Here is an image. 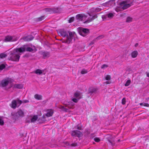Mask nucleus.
Returning a JSON list of instances; mask_svg holds the SVG:
<instances>
[{
    "label": "nucleus",
    "mask_w": 149,
    "mask_h": 149,
    "mask_svg": "<svg viewBox=\"0 0 149 149\" xmlns=\"http://www.w3.org/2000/svg\"><path fill=\"white\" fill-rule=\"evenodd\" d=\"M58 33L59 35L66 37L63 42L67 44H69L71 42L72 37L75 35L74 33L68 31L63 29L58 30Z\"/></svg>",
    "instance_id": "nucleus-1"
},
{
    "label": "nucleus",
    "mask_w": 149,
    "mask_h": 149,
    "mask_svg": "<svg viewBox=\"0 0 149 149\" xmlns=\"http://www.w3.org/2000/svg\"><path fill=\"white\" fill-rule=\"evenodd\" d=\"M132 2L129 1H124L121 2L119 6L116 8V10L117 12L127 9L132 6Z\"/></svg>",
    "instance_id": "nucleus-2"
},
{
    "label": "nucleus",
    "mask_w": 149,
    "mask_h": 149,
    "mask_svg": "<svg viewBox=\"0 0 149 149\" xmlns=\"http://www.w3.org/2000/svg\"><path fill=\"white\" fill-rule=\"evenodd\" d=\"M19 49V48L16 49L11 53L9 60L15 61H19L21 55L20 50Z\"/></svg>",
    "instance_id": "nucleus-3"
},
{
    "label": "nucleus",
    "mask_w": 149,
    "mask_h": 149,
    "mask_svg": "<svg viewBox=\"0 0 149 149\" xmlns=\"http://www.w3.org/2000/svg\"><path fill=\"white\" fill-rule=\"evenodd\" d=\"M0 85L2 87H5L6 90L10 88L13 86V84L11 79L9 78L3 79L1 81Z\"/></svg>",
    "instance_id": "nucleus-4"
},
{
    "label": "nucleus",
    "mask_w": 149,
    "mask_h": 149,
    "mask_svg": "<svg viewBox=\"0 0 149 149\" xmlns=\"http://www.w3.org/2000/svg\"><path fill=\"white\" fill-rule=\"evenodd\" d=\"M19 50H20V52H23L26 51L29 52H35L36 50L34 46L31 45L30 47L27 45H24L22 47L19 48Z\"/></svg>",
    "instance_id": "nucleus-5"
},
{
    "label": "nucleus",
    "mask_w": 149,
    "mask_h": 149,
    "mask_svg": "<svg viewBox=\"0 0 149 149\" xmlns=\"http://www.w3.org/2000/svg\"><path fill=\"white\" fill-rule=\"evenodd\" d=\"M78 31L79 34L83 37L86 36L89 33V30L88 29L81 27L79 28Z\"/></svg>",
    "instance_id": "nucleus-6"
},
{
    "label": "nucleus",
    "mask_w": 149,
    "mask_h": 149,
    "mask_svg": "<svg viewBox=\"0 0 149 149\" xmlns=\"http://www.w3.org/2000/svg\"><path fill=\"white\" fill-rule=\"evenodd\" d=\"M38 118L37 115L28 116L26 119V122L28 123H34L37 120Z\"/></svg>",
    "instance_id": "nucleus-7"
},
{
    "label": "nucleus",
    "mask_w": 149,
    "mask_h": 149,
    "mask_svg": "<svg viewBox=\"0 0 149 149\" xmlns=\"http://www.w3.org/2000/svg\"><path fill=\"white\" fill-rule=\"evenodd\" d=\"M74 96L75 98L72 99V101L75 102H77L78 100L81 98L82 95L80 92H77L74 94Z\"/></svg>",
    "instance_id": "nucleus-8"
},
{
    "label": "nucleus",
    "mask_w": 149,
    "mask_h": 149,
    "mask_svg": "<svg viewBox=\"0 0 149 149\" xmlns=\"http://www.w3.org/2000/svg\"><path fill=\"white\" fill-rule=\"evenodd\" d=\"M17 37L8 36H6L4 39L5 42L14 41L17 40Z\"/></svg>",
    "instance_id": "nucleus-9"
},
{
    "label": "nucleus",
    "mask_w": 149,
    "mask_h": 149,
    "mask_svg": "<svg viewBox=\"0 0 149 149\" xmlns=\"http://www.w3.org/2000/svg\"><path fill=\"white\" fill-rule=\"evenodd\" d=\"M64 105L66 107L68 108L69 109H73L74 106V103L72 102H67L65 101L64 103Z\"/></svg>",
    "instance_id": "nucleus-10"
},
{
    "label": "nucleus",
    "mask_w": 149,
    "mask_h": 149,
    "mask_svg": "<svg viewBox=\"0 0 149 149\" xmlns=\"http://www.w3.org/2000/svg\"><path fill=\"white\" fill-rule=\"evenodd\" d=\"M71 135L72 136L79 137L82 134L81 132L78 130H74L72 131L71 132Z\"/></svg>",
    "instance_id": "nucleus-11"
},
{
    "label": "nucleus",
    "mask_w": 149,
    "mask_h": 149,
    "mask_svg": "<svg viewBox=\"0 0 149 149\" xmlns=\"http://www.w3.org/2000/svg\"><path fill=\"white\" fill-rule=\"evenodd\" d=\"M24 112L21 109L19 110L14 115L15 116L16 118H18L20 117H23L24 116Z\"/></svg>",
    "instance_id": "nucleus-12"
},
{
    "label": "nucleus",
    "mask_w": 149,
    "mask_h": 149,
    "mask_svg": "<svg viewBox=\"0 0 149 149\" xmlns=\"http://www.w3.org/2000/svg\"><path fill=\"white\" fill-rule=\"evenodd\" d=\"M45 10L46 12H49L50 13H58V8L55 9L46 8L45 9Z\"/></svg>",
    "instance_id": "nucleus-13"
},
{
    "label": "nucleus",
    "mask_w": 149,
    "mask_h": 149,
    "mask_svg": "<svg viewBox=\"0 0 149 149\" xmlns=\"http://www.w3.org/2000/svg\"><path fill=\"white\" fill-rule=\"evenodd\" d=\"M76 17L77 19L82 21L84 20L87 17L84 14H81L77 15Z\"/></svg>",
    "instance_id": "nucleus-14"
},
{
    "label": "nucleus",
    "mask_w": 149,
    "mask_h": 149,
    "mask_svg": "<svg viewBox=\"0 0 149 149\" xmlns=\"http://www.w3.org/2000/svg\"><path fill=\"white\" fill-rule=\"evenodd\" d=\"M114 16V15L112 13H109L106 15H103L102 16V18L107 19L108 18L111 19Z\"/></svg>",
    "instance_id": "nucleus-15"
},
{
    "label": "nucleus",
    "mask_w": 149,
    "mask_h": 149,
    "mask_svg": "<svg viewBox=\"0 0 149 149\" xmlns=\"http://www.w3.org/2000/svg\"><path fill=\"white\" fill-rule=\"evenodd\" d=\"M13 88H18V89H22L23 88V85L22 84H15L14 85L13 84Z\"/></svg>",
    "instance_id": "nucleus-16"
},
{
    "label": "nucleus",
    "mask_w": 149,
    "mask_h": 149,
    "mask_svg": "<svg viewBox=\"0 0 149 149\" xmlns=\"http://www.w3.org/2000/svg\"><path fill=\"white\" fill-rule=\"evenodd\" d=\"M33 37L31 36H28L23 38V39L25 41H29L33 39Z\"/></svg>",
    "instance_id": "nucleus-17"
},
{
    "label": "nucleus",
    "mask_w": 149,
    "mask_h": 149,
    "mask_svg": "<svg viewBox=\"0 0 149 149\" xmlns=\"http://www.w3.org/2000/svg\"><path fill=\"white\" fill-rule=\"evenodd\" d=\"M54 113L52 109L48 110L46 116L47 117H49L52 116Z\"/></svg>",
    "instance_id": "nucleus-18"
},
{
    "label": "nucleus",
    "mask_w": 149,
    "mask_h": 149,
    "mask_svg": "<svg viewBox=\"0 0 149 149\" xmlns=\"http://www.w3.org/2000/svg\"><path fill=\"white\" fill-rule=\"evenodd\" d=\"M10 106L12 108L14 109H15L17 107L16 100H13Z\"/></svg>",
    "instance_id": "nucleus-19"
},
{
    "label": "nucleus",
    "mask_w": 149,
    "mask_h": 149,
    "mask_svg": "<svg viewBox=\"0 0 149 149\" xmlns=\"http://www.w3.org/2000/svg\"><path fill=\"white\" fill-rule=\"evenodd\" d=\"M97 16L96 15H94L91 18L89 19H88L86 21L84 22V23H88L91 21H92L94 19L97 18Z\"/></svg>",
    "instance_id": "nucleus-20"
},
{
    "label": "nucleus",
    "mask_w": 149,
    "mask_h": 149,
    "mask_svg": "<svg viewBox=\"0 0 149 149\" xmlns=\"http://www.w3.org/2000/svg\"><path fill=\"white\" fill-rule=\"evenodd\" d=\"M59 108L61 109L62 111L66 112H69V109L66 108L64 107V106H60L59 107Z\"/></svg>",
    "instance_id": "nucleus-21"
},
{
    "label": "nucleus",
    "mask_w": 149,
    "mask_h": 149,
    "mask_svg": "<svg viewBox=\"0 0 149 149\" xmlns=\"http://www.w3.org/2000/svg\"><path fill=\"white\" fill-rule=\"evenodd\" d=\"M42 54L45 58L48 57L49 56V53L48 52H42Z\"/></svg>",
    "instance_id": "nucleus-22"
},
{
    "label": "nucleus",
    "mask_w": 149,
    "mask_h": 149,
    "mask_svg": "<svg viewBox=\"0 0 149 149\" xmlns=\"http://www.w3.org/2000/svg\"><path fill=\"white\" fill-rule=\"evenodd\" d=\"M138 54V52L137 51H135L133 52L131 54L132 57L133 58H135L136 57Z\"/></svg>",
    "instance_id": "nucleus-23"
},
{
    "label": "nucleus",
    "mask_w": 149,
    "mask_h": 149,
    "mask_svg": "<svg viewBox=\"0 0 149 149\" xmlns=\"http://www.w3.org/2000/svg\"><path fill=\"white\" fill-rule=\"evenodd\" d=\"M43 71V70L38 69L36 70L34 72V73L36 74L40 75L42 73Z\"/></svg>",
    "instance_id": "nucleus-24"
},
{
    "label": "nucleus",
    "mask_w": 149,
    "mask_h": 149,
    "mask_svg": "<svg viewBox=\"0 0 149 149\" xmlns=\"http://www.w3.org/2000/svg\"><path fill=\"white\" fill-rule=\"evenodd\" d=\"M35 98L38 100H41L42 99V96L38 94H36L34 95Z\"/></svg>",
    "instance_id": "nucleus-25"
},
{
    "label": "nucleus",
    "mask_w": 149,
    "mask_h": 149,
    "mask_svg": "<svg viewBox=\"0 0 149 149\" xmlns=\"http://www.w3.org/2000/svg\"><path fill=\"white\" fill-rule=\"evenodd\" d=\"M3 117L0 116V125H3L4 124Z\"/></svg>",
    "instance_id": "nucleus-26"
},
{
    "label": "nucleus",
    "mask_w": 149,
    "mask_h": 149,
    "mask_svg": "<svg viewBox=\"0 0 149 149\" xmlns=\"http://www.w3.org/2000/svg\"><path fill=\"white\" fill-rule=\"evenodd\" d=\"M16 100L17 101V107H18L22 103V101L21 100H19L18 99H17Z\"/></svg>",
    "instance_id": "nucleus-27"
},
{
    "label": "nucleus",
    "mask_w": 149,
    "mask_h": 149,
    "mask_svg": "<svg viewBox=\"0 0 149 149\" xmlns=\"http://www.w3.org/2000/svg\"><path fill=\"white\" fill-rule=\"evenodd\" d=\"M97 91V89L95 88H92L90 89V92L91 93H93Z\"/></svg>",
    "instance_id": "nucleus-28"
},
{
    "label": "nucleus",
    "mask_w": 149,
    "mask_h": 149,
    "mask_svg": "<svg viewBox=\"0 0 149 149\" xmlns=\"http://www.w3.org/2000/svg\"><path fill=\"white\" fill-rule=\"evenodd\" d=\"M93 12H95V8H93L90 9V13H89V15L90 16H91L92 15H91V13H92Z\"/></svg>",
    "instance_id": "nucleus-29"
},
{
    "label": "nucleus",
    "mask_w": 149,
    "mask_h": 149,
    "mask_svg": "<svg viewBox=\"0 0 149 149\" xmlns=\"http://www.w3.org/2000/svg\"><path fill=\"white\" fill-rule=\"evenodd\" d=\"M7 55L5 53H1L0 54V58H3L7 56Z\"/></svg>",
    "instance_id": "nucleus-30"
},
{
    "label": "nucleus",
    "mask_w": 149,
    "mask_h": 149,
    "mask_svg": "<svg viewBox=\"0 0 149 149\" xmlns=\"http://www.w3.org/2000/svg\"><path fill=\"white\" fill-rule=\"evenodd\" d=\"M132 18L130 17H128L126 19V22H130L132 21Z\"/></svg>",
    "instance_id": "nucleus-31"
},
{
    "label": "nucleus",
    "mask_w": 149,
    "mask_h": 149,
    "mask_svg": "<svg viewBox=\"0 0 149 149\" xmlns=\"http://www.w3.org/2000/svg\"><path fill=\"white\" fill-rule=\"evenodd\" d=\"M130 83H131V80H128L127 81L126 83L125 84V86H129L130 85Z\"/></svg>",
    "instance_id": "nucleus-32"
},
{
    "label": "nucleus",
    "mask_w": 149,
    "mask_h": 149,
    "mask_svg": "<svg viewBox=\"0 0 149 149\" xmlns=\"http://www.w3.org/2000/svg\"><path fill=\"white\" fill-rule=\"evenodd\" d=\"M140 105L141 106H143L145 107H149V104L148 103H140Z\"/></svg>",
    "instance_id": "nucleus-33"
},
{
    "label": "nucleus",
    "mask_w": 149,
    "mask_h": 149,
    "mask_svg": "<svg viewBox=\"0 0 149 149\" xmlns=\"http://www.w3.org/2000/svg\"><path fill=\"white\" fill-rule=\"evenodd\" d=\"M88 71L87 70L85 69H83L82 70L81 73L82 74H84L86 73Z\"/></svg>",
    "instance_id": "nucleus-34"
},
{
    "label": "nucleus",
    "mask_w": 149,
    "mask_h": 149,
    "mask_svg": "<svg viewBox=\"0 0 149 149\" xmlns=\"http://www.w3.org/2000/svg\"><path fill=\"white\" fill-rule=\"evenodd\" d=\"M6 67L5 65L4 64H1L0 65V70H2L4 68Z\"/></svg>",
    "instance_id": "nucleus-35"
},
{
    "label": "nucleus",
    "mask_w": 149,
    "mask_h": 149,
    "mask_svg": "<svg viewBox=\"0 0 149 149\" xmlns=\"http://www.w3.org/2000/svg\"><path fill=\"white\" fill-rule=\"evenodd\" d=\"M105 77L106 80H109L111 79L110 76L109 75H107L105 76Z\"/></svg>",
    "instance_id": "nucleus-36"
},
{
    "label": "nucleus",
    "mask_w": 149,
    "mask_h": 149,
    "mask_svg": "<svg viewBox=\"0 0 149 149\" xmlns=\"http://www.w3.org/2000/svg\"><path fill=\"white\" fill-rule=\"evenodd\" d=\"M104 37V35H100V36H99L98 37H97L96 38V39L97 40H100V39H102V38H103Z\"/></svg>",
    "instance_id": "nucleus-37"
},
{
    "label": "nucleus",
    "mask_w": 149,
    "mask_h": 149,
    "mask_svg": "<svg viewBox=\"0 0 149 149\" xmlns=\"http://www.w3.org/2000/svg\"><path fill=\"white\" fill-rule=\"evenodd\" d=\"M101 10V9L99 8H95V12H98L100 11Z\"/></svg>",
    "instance_id": "nucleus-38"
},
{
    "label": "nucleus",
    "mask_w": 149,
    "mask_h": 149,
    "mask_svg": "<svg viewBox=\"0 0 149 149\" xmlns=\"http://www.w3.org/2000/svg\"><path fill=\"white\" fill-rule=\"evenodd\" d=\"M126 102V100L125 98H123L122 100V104H125Z\"/></svg>",
    "instance_id": "nucleus-39"
},
{
    "label": "nucleus",
    "mask_w": 149,
    "mask_h": 149,
    "mask_svg": "<svg viewBox=\"0 0 149 149\" xmlns=\"http://www.w3.org/2000/svg\"><path fill=\"white\" fill-rule=\"evenodd\" d=\"M74 19V18L73 17L70 18L69 20V23H71L72 22Z\"/></svg>",
    "instance_id": "nucleus-40"
},
{
    "label": "nucleus",
    "mask_w": 149,
    "mask_h": 149,
    "mask_svg": "<svg viewBox=\"0 0 149 149\" xmlns=\"http://www.w3.org/2000/svg\"><path fill=\"white\" fill-rule=\"evenodd\" d=\"M94 140L95 142H99L100 141V140L99 138L96 137L94 138Z\"/></svg>",
    "instance_id": "nucleus-41"
},
{
    "label": "nucleus",
    "mask_w": 149,
    "mask_h": 149,
    "mask_svg": "<svg viewBox=\"0 0 149 149\" xmlns=\"http://www.w3.org/2000/svg\"><path fill=\"white\" fill-rule=\"evenodd\" d=\"M108 67V65L106 64H104L102 65L101 66L102 68H107Z\"/></svg>",
    "instance_id": "nucleus-42"
},
{
    "label": "nucleus",
    "mask_w": 149,
    "mask_h": 149,
    "mask_svg": "<svg viewBox=\"0 0 149 149\" xmlns=\"http://www.w3.org/2000/svg\"><path fill=\"white\" fill-rule=\"evenodd\" d=\"M44 17L43 16L41 17L38 18V21H40L44 19Z\"/></svg>",
    "instance_id": "nucleus-43"
},
{
    "label": "nucleus",
    "mask_w": 149,
    "mask_h": 149,
    "mask_svg": "<svg viewBox=\"0 0 149 149\" xmlns=\"http://www.w3.org/2000/svg\"><path fill=\"white\" fill-rule=\"evenodd\" d=\"M102 5L104 6H107L108 5V3L107 2L104 3H103Z\"/></svg>",
    "instance_id": "nucleus-44"
},
{
    "label": "nucleus",
    "mask_w": 149,
    "mask_h": 149,
    "mask_svg": "<svg viewBox=\"0 0 149 149\" xmlns=\"http://www.w3.org/2000/svg\"><path fill=\"white\" fill-rule=\"evenodd\" d=\"M29 102V101L28 100H23L22 101V103H26L28 102Z\"/></svg>",
    "instance_id": "nucleus-45"
},
{
    "label": "nucleus",
    "mask_w": 149,
    "mask_h": 149,
    "mask_svg": "<svg viewBox=\"0 0 149 149\" xmlns=\"http://www.w3.org/2000/svg\"><path fill=\"white\" fill-rule=\"evenodd\" d=\"M77 128L79 130H81V127L80 126H77Z\"/></svg>",
    "instance_id": "nucleus-46"
},
{
    "label": "nucleus",
    "mask_w": 149,
    "mask_h": 149,
    "mask_svg": "<svg viewBox=\"0 0 149 149\" xmlns=\"http://www.w3.org/2000/svg\"><path fill=\"white\" fill-rule=\"evenodd\" d=\"M111 83V82L110 81H107L105 82V83L107 84H110Z\"/></svg>",
    "instance_id": "nucleus-47"
},
{
    "label": "nucleus",
    "mask_w": 149,
    "mask_h": 149,
    "mask_svg": "<svg viewBox=\"0 0 149 149\" xmlns=\"http://www.w3.org/2000/svg\"><path fill=\"white\" fill-rule=\"evenodd\" d=\"M72 145L73 146H75L77 145L76 143H73L72 144Z\"/></svg>",
    "instance_id": "nucleus-48"
},
{
    "label": "nucleus",
    "mask_w": 149,
    "mask_h": 149,
    "mask_svg": "<svg viewBox=\"0 0 149 149\" xmlns=\"http://www.w3.org/2000/svg\"><path fill=\"white\" fill-rule=\"evenodd\" d=\"M45 116H46V115H43L42 116V118L43 119H45Z\"/></svg>",
    "instance_id": "nucleus-49"
},
{
    "label": "nucleus",
    "mask_w": 149,
    "mask_h": 149,
    "mask_svg": "<svg viewBox=\"0 0 149 149\" xmlns=\"http://www.w3.org/2000/svg\"><path fill=\"white\" fill-rule=\"evenodd\" d=\"M146 75H147V77H149V72H147Z\"/></svg>",
    "instance_id": "nucleus-50"
},
{
    "label": "nucleus",
    "mask_w": 149,
    "mask_h": 149,
    "mask_svg": "<svg viewBox=\"0 0 149 149\" xmlns=\"http://www.w3.org/2000/svg\"><path fill=\"white\" fill-rule=\"evenodd\" d=\"M94 43V42H92L90 44V45H93V44Z\"/></svg>",
    "instance_id": "nucleus-51"
},
{
    "label": "nucleus",
    "mask_w": 149,
    "mask_h": 149,
    "mask_svg": "<svg viewBox=\"0 0 149 149\" xmlns=\"http://www.w3.org/2000/svg\"><path fill=\"white\" fill-rule=\"evenodd\" d=\"M138 43H136L135 45V47H137V46L138 45Z\"/></svg>",
    "instance_id": "nucleus-52"
}]
</instances>
